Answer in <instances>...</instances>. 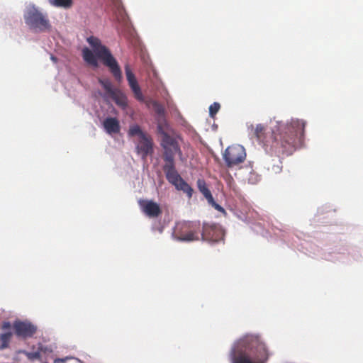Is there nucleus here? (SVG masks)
<instances>
[{"label": "nucleus", "instance_id": "nucleus-13", "mask_svg": "<svg viewBox=\"0 0 363 363\" xmlns=\"http://www.w3.org/2000/svg\"><path fill=\"white\" fill-rule=\"evenodd\" d=\"M139 140V143L136 147L138 152L142 155L143 158H145L152 152V140L147 134Z\"/></svg>", "mask_w": 363, "mask_h": 363}, {"label": "nucleus", "instance_id": "nucleus-8", "mask_svg": "<svg viewBox=\"0 0 363 363\" xmlns=\"http://www.w3.org/2000/svg\"><path fill=\"white\" fill-rule=\"evenodd\" d=\"M223 157L228 168L234 167L245 161L246 158L245 150L240 145H230L225 149Z\"/></svg>", "mask_w": 363, "mask_h": 363}, {"label": "nucleus", "instance_id": "nucleus-27", "mask_svg": "<svg viewBox=\"0 0 363 363\" xmlns=\"http://www.w3.org/2000/svg\"><path fill=\"white\" fill-rule=\"evenodd\" d=\"M51 58H52V60L56 61V58L55 57L52 56Z\"/></svg>", "mask_w": 363, "mask_h": 363}, {"label": "nucleus", "instance_id": "nucleus-22", "mask_svg": "<svg viewBox=\"0 0 363 363\" xmlns=\"http://www.w3.org/2000/svg\"><path fill=\"white\" fill-rule=\"evenodd\" d=\"M250 176L247 178V181L250 184H256L259 180V176L255 172H250Z\"/></svg>", "mask_w": 363, "mask_h": 363}, {"label": "nucleus", "instance_id": "nucleus-15", "mask_svg": "<svg viewBox=\"0 0 363 363\" xmlns=\"http://www.w3.org/2000/svg\"><path fill=\"white\" fill-rule=\"evenodd\" d=\"M197 187L199 191L203 195L208 201H213V196L208 188L204 179H199L196 182Z\"/></svg>", "mask_w": 363, "mask_h": 363}, {"label": "nucleus", "instance_id": "nucleus-9", "mask_svg": "<svg viewBox=\"0 0 363 363\" xmlns=\"http://www.w3.org/2000/svg\"><path fill=\"white\" fill-rule=\"evenodd\" d=\"M15 335L21 338L32 337L37 332V327L29 321L16 320L13 323Z\"/></svg>", "mask_w": 363, "mask_h": 363}, {"label": "nucleus", "instance_id": "nucleus-25", "mask_svg": "<svg viewBox=\"0 0 363 363\" xmlns=\"http://www.w3.org/2000/svg\"><path fill=\"white\" fill-rule=\"evenodd\" d=\"M11 324L9 321L4 322L1 325L2 330H9V329H11Z\"/></svg>", "mask_w": 363, "mask_h": 363}, {"label": "nucleus", "instance_id": "nucleus-12", "mask_svg": "<svg viewBox=\"0 0 363 363\" xmlns=\"http://www.w3.org/2000/svg\"><path fill=\"white\" fill-rule=\"evenodd\" d=\"M138 203L143 212L149 218H157L162 214L160 205L153 201L140 200Z\"/></svg>", "mask_w": 363, "mask_h": 363}, {"label": "nucleus", "instance_id": "nucleus-23", "mask_svg": "<svg viewBox=\"0 0 363 363\" xmlns=\"http://www.w3.org/2000/svg\"><path fill=\"white\" fill-rule=\"evenodd\" d=\"M225 182H227L228 185L230 187V188H234L235 187V182H234V180L233 179V177H231L230 174H228L225 177Z\"/></svg>", "mask_w": 363, "mask_h": 363}, {"label": "nucleus", "instance_id": "nucleus-11", "mask_svg": "<svg viewBox=\"0 0 363 363\" xmlns=\"http://www.w3.org/2000/svg\"><path fill=\"white\" fill-rule=\"evenodd\" d=\"M125 72L128 85L133 91L135 98L139 101H144V96L138 83L137 79L128 65H125Z\"/></svg>", "mask_w": 363, "mask_h": 363}, {"label": "nucleus", "instance_id": "nucleus-2", "mask_svg": "<svg viewBox=\"0 0 363 363\" xmlns=\"http://www.w3.org/2000/svg\"><path fill=\"white\" fill-rule=\"evenodd\" d=\"M269 353L257 336L246 335L238 340L230 352L231 363H266Z\"/></svg>", "mask_w": 363, "mask_h": 363}, {"label": "nucleus", "instance_id": "nucleus-24", "mask_svg": "<svg viewBox=\"0 0 363 363\" xmlns=\"http://www.w3.org/2000/svg\"><path fill=\"white\" fill-rule=\"evenodd\" d=\"M208 203L211 205L213 207H214L216 210H218V211H220V212H224L225 210L224 208L220 206L219 204L216 203V201H214V199L213 198V201H208Z\"/></svg>", "mask_w": 363, "mask_h": 363}, {"label": "nucleus", "instance_id": "nucleus-16", "mask_svg": "<svg viewBox=\"0 0 363 363\" xmlns=\"http://www.w3.org/2000/svg\"><path fill=\"white\" fill-rule=\"evenodd\" d=\"M115 103L122 108L125 109L128 106V99L126 96L121 91H115L114 94L111 95Z\"/></svg>", "mask_w": 363, "mask_h": 363}, {"label": "nucleus", "instance_id": "nucleus-26", "mask_svg": "<svg viewBox=\"0 0 363 363\" xmlns=\"http://www.w3.org/2000/svg\"><path fill=\"white\" fill-rule=\"evenodd\" d=\"M155 106L157 113L161 114L164 112V108L161 106H159L157 103L155 104Z\"/></svg>", "mask_w": 363, "mask_h": 363}, {"label": "nucleus", "instance_id": "nucleus-20", "mask_svg": "<svg viewBox=\"0 0 363 363\" xmlns=\"http://www.w3.org/2000/svg\"><path fill=\"white\" fill-rule=\"evenodd\" d=\"M99 83L103 86V88L106 91V93L108 94L110 96L112 94H114V92L116 91L113 89L112 83L111 82V81L109 79H99Z\"/></svg>", "mask_w": 363, "mask_h": 363}, {"label": "nucleus", "instance_id": "nucleus-4", "mask_svg": "<svg viewBox=\"0 0 363 363\" xmlns=\"http://www.w3.org/2000/svg\"><path fill=\"white\" fill-rule=\"evenodd\" d=\"M87 41L93 48L96 55L93 52L87 48L82 50V56L84 60L89 65L97 67V58L102 60L104 65L108 67L110 72L118 82L122 80V72L116 60L111 55L109 50L104 45H101V40L94 36L88 38Z\"/></svg>", "mask_w": 363, "mask_h": 363}, {"label": "nucleus", "instance_id": "nucleus-19", "mask_svg": "<svg viewBox=\"0 0 363 363\" xmlns=\"http://www.w3.org/2000/svg\"><path fill=\"white\" fill-rule=\"evenodd\" d=\"M128 135L130 137L138 136L139 139L144 137L146 135L140 128L138 125H131L128 130Z\"/></svg>", "mask_w": 363, "mask_h": 363}, {"label": "nucleus", "instance_id": "nucleus-18", "mask_svg": "<svg viewBox=\"0 0 363 363\" xmlns=\"http://www.w3.org/2000/svg\"><path fill=\"white\" fill-rule=\"evenodd\" d=\"M12 335L13 334L11 332L0 334V350H2L9 347Z\"/></svg>", "mask_w": 363, "mask_h": 363}, {"label": "nucleus", "instance_id": "nucleus-3", "mask_svg": "<svg viewBox=\"0 0 363 363\" xmlns=\"http://www.w3.org/2000/svg\"><path fill=\"white\" fill-rule=\"evenodd\" d=\"M159 132L162 135L161 146L164 149L163 159L165 164L163 167L167 181L174 185L177 190L182 191L187 196L191 198L194 189L179 174L175 168L174 156L176 153L182 155V151L177 141L158 126Z\"/></svg>", "mask_w": 363, "mask_h": 363}, {"label": "nucleus", "instance_id": "nucleus-5", "mask_svg": "<svg viewBox=\"0 0 363 363\" xmlns=\"http://www.w3.org/2000/svg\"><path fill=\"white\" fill-rule=\"evenodd\" d=\"M55 347L52 344L39 342L35 351L23 350L21 353L26 355L30 361L39 360L41 363H48L49 360H53L54 363H79L77 359L73 357L55 358Z\"/></svg>", "mask_w": 363, "mask_h": 363}, {"label": "nucleus", "instance_id": "nucleus-17", "mask_svg": "<svg viewBox=\"0 0 363 363\" xmlns=\"http://www.w3.org/2000/svg\"><path fill=\"white\" fill-rule=\"evenodd\" d=\"M48 1L53 6L64 9H69L73 4V0H48Z\"/></svg>", "mask_w": 363, "mask_h": 363}, {"label": "nucleus", "instance_id": "nucleus-6", "mask_svg": "<svg viewBox=\"0 0 363 363\" xmlns=\"http://www.w3.org/2000/svg\"><path fill=\"white\" fill-rule=\"evenodd\" d=\"M201 233L200 221H183L177 223L174 235L178 240L191 242L199 240Z\"/></svg>", "mask_w": 363, "mask_h": 363}, {"label": "nucleus", "instance_id": "nucleus-10", "mask_svg": "<svg viewBox=\"0 0 363 363\" xmlns=\"http://www.w3.org/2000/svg\"><path fill=\"white\" fill-rule=\"evenodd\" d=\"M200 235L203 240L216 242L221 239L222 232L216 225L203 223Z\"/></svg>", "mask_w": 363, "mask_h": 363}, {"label": "nucleus", "instance_id": "nucleus-14", "mask_svg": "<svg viewBox=\"0 0 363 363\" xmlns=\"http://www.w3.org/2000/svg\"><path fill=\"white\" fill-rule=\"evenodd\" d=\"M103 126L108 134L118 133L121 130L119 121L116 118H106L103 122Z\"/></svg>", "mask_w": 363, "mask_h": 363}, {"label": "nucleus", "instance_id": "nucleus-7", "mask_svg": "<svg viewBox=\"0 0 363 363\" xmlns=\"http://www.w3.org/2000/svg\"><path fill=\"white\" fill-rule=\"evenodd\" d=\"M24 20L30 29L38 32H43L50 28L47 16L34 6L28 8L24 14Z\"/></svg>", "mask_w": 363, "mask_h": 363}, {"label": "nucleus", "instance_id": "nucleus-1", "mask_svg": "<svg viewBox=\"0 0 363 363\" xmlns=\"http://www.w3.org/2000/svg\"><path fill=\"white\" fill-rule=\"evenodd\" d=\"M270 124L269 136H267V128L264 124L250 125L249 128L267 152L278 157L290 155L297 145L302 144L306 127L304 121L292 118L286 123L271 121Z\"/></svg>", "mask_w": 363, "mask_h": 363}, {"label": "nucleus", "instance_id": "nucleus-21", "mask_svg": "<svg viewBox=\"0 0 363 363\" xmlns=\"http://www.w3.org/2000/svg\"><path fill=\"white\" fill-rule=\"evenodd\" d=\"M220 108V105L219 103L214 102L209 107V114L211 117H214V116L218 112Z\"/></svg>", "mask_w": 363, "mask_h": 363}]
</instances>
